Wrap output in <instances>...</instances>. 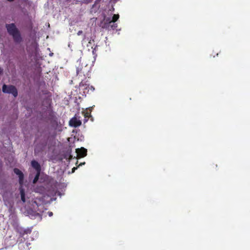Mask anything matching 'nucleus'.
I'll use <instances>...</instances> for the list:
<instances>
[{
  "label": "nucleus",
  "instance_id": "nucleus-9",
  "mask_svg": "<svg viewBox=\"0 0 250 250\" xmlns=\"http://www.w3.org/2000/svg\"><path fill=\"white\" fill-rule=\"evenodd\" d=\"M32 167L36 170V172L41 171V167L40 164L35 160L31 161Z\"/></svg>",
  "mask_w": 250,
  "mask_h": 250
},
{
  "label": "nucleus",
  "instance_id": "nucleus-2",
  "mask_svg": "<svg viewBox=\"0 0 250 250\" xmlns=\"http://www.w3.org/2000/svg\"><path fill=\"white\" fill-rule=\"evenodd\" d=\"M76 72L77 75L79 76H83L85 77H90V71L88 67L86 65L83 66L82 64H80L77 67Z\"/></svg>",
  "mask_w": 250,
  "mask_h": 250
},
{
  "label": "nucleus",
  "instance_id": "nucleus-20",
  "mask_svg": "<svg viewBox=\"0 0 250 250\" xmlns=\"http://www.w3.org/2000/svg\"><path fill=\"white\" fill-rule=\"evenodd\" d=\"M48 215L49 216H52L53 215V212H48Z\"/></svg>",
  "mask_w": 250,
  "mask_h": 250
},
{
  "label": "nucleus",
  "instance_id": "nucleus-25",
  "mask_svg": "<svg viewBox=\"0 0 250 250\" xmlns=\"http://www.w3.org/2000/svg\"><path fill=\"white\" fill-rule=\"evenodd\" d=\"M2 73V70H1V69L0 68V75L1 74V73Z\"/></svg>",
  "mask_w": 250,
  "mask_h": 250
},
{
  "label": "nucleus",
  "instance_id": "nucleus-12",
  "mask_svg": "<svg viewBox=\"0 0 250 250\" xmlns=\"http://www.w3.org/2000/svg\"><path fill=\"white\" fill-rule=\"evenodd\" d=\"M48 136H44L42 139L41 140L40 144L42 147H45L47 144Z\"/></svg>",
  "mask_w": 250,
  "mask_h": 250
},
{
  "label": "nucleus",
  "instance_id": "nucleus-17",
  "mask_svg": "<svg viewBox=\"0 0 250 250\" xmlns=\"http://www.w3.org/2000/svg\"><path fill=\"white\" fill-rule=\"evenodd\" d=\"M108 26H110L112 29H115L117 27V24L115 22H112L111 24L108 23Z\"/></svg>",
  "mask_w": 250,
  "mask_h": 250
},
{
  "label": "nucleus",
  "instance_id": "nucleus-4",
  "mask_svg": "<svg viewBox=\"0 0 250 250\" xmlns=\"http://www.w3.org/2000/svg\"><path fill=\"white\" fill-rule=\"evenodd\" d=\"M69 124L70 126L74 127L80 126L82 125L80 117L75 115L74 117L70 120Z\"/></svg>",
  "mask_w": 250,
  "mask_h": 250
},
{
  "label": "nucleus",
  "instance_id": "nucleus-7",
  "mask_svg": "<svg viewBox=\"0 0 250 250\" xmlns=\"http://www.w3.org/2000/svg\"><path fill=\"white\" fill-rule=\"evenodd\" d=\"M76 152L77 154V157L79 158H83L87 155V149L83 147L80 148L76 149Z\"/></svg>",
  "mask_w": 250,
  "mask_h": 250
},
{
  "label": "nucleus",
  "instance_id": "nucleus-14",
  "mask_svg": "<svg viewBox=\"0 0 250 250\" xmlns=\"http://www.w3.org/2000/svg\"><path fill=\"white\" fill-rule=\"evenodd\" d=\"M119 18V15L118 14H114L113 16L112 19L110 21L109 19L106 20V21H108L109 24H111L112 22H115Z\"/></svg>",
  "mask_w": 250,
  "mask_h": 250
},
{
  "label": "nucleus",
  "instance_id": "nucleus-18",
  "mask_svg": "<svg viewBox=\"0 0 250 250\" xmlns=\"http://www.w3.org/2000/svg\"><path fill=\"white\" fill-rule=\"evenodd\" d=\"M43 94H45V95H48V94H50V92L49 91H48L47 90H45L44 91H43Z\"/></svg>",
  "mask_w": 250,
  "mask_h": 250
},
{
  "label": "nucleus",
  "instance_id": "nucleus-16",
  "mask_svg": "<svg viewBox=\"0 0 250 250\" xmlns=\"http://www.w3.org/2000/svg\"><path fill=\"white\" fill-rule=\"evenodd\" d=\"M40 173H41V172H37L33 180V183L34 184H36L38 182V181L39 179Z\"/></svg>",
  "mask_w": 250,
  "mask_h": 250
},
{
  "label": "nucleus",
  "instance_id": "nucleus-19",
  "mask_svg": "<svg viewBox=\"0 0 250 250\" xmlns=\"http://www.w3.org/2000/svg\"><path fill=\"white\" fill-rule=\"evenodd\" d=\"M83 31H82V30H80V31H79L78 32V33H77V35H78V36H80V35H81V34H83Z\"/></svg>",
  "mask_w": 250,
  "mask_h": 250
},
{
  "label": "nucleus",
  "instance_id": "nucleus-24",
  "mask_svg": "<svg viewBox=\"0 0 250 250\" xmlns=\"http://www.w3.org/2000/svg\"><path fill=\"white\" fill-rule=\"evenodd\" d=\"M8 1L12 2L14 0H7Z\"/></svg>",
  "mask_w": 250,
  "mask_h": 250
},
{
  "label": "nucleus",
  "instance_id": "nucleus-23",
  "mask_svg": "<svg viewBox=\"0 0 250 250\" xmlns=\"http://www.w3.org/2000/svg\"><path fill=\"white\" fill-rule=\"evenodd\" d=\"M39 137H37V138H36V141H37H37H38V140H39Z\"/></svg>",
  "mask_w": 250,
  "mask_h": 250
},
{
  "label": "nucleus",
  "instance_id": "nucleus-15",
  "mask_svg": "<svg viewBox=\"0 0 250 250\" xmlns=\"http://www.w3.org/2000/svg\"><path fill=\"white\" fill-rule=\"evenodd\" d=\"M51 126L56 129L58 126V122L56 119H52L51 120Z\"/></svg>",
  "mask_w": 250,
  "mask_h": 250
},
{
  "label": "nucleus",
  "instance_id": "nucleus-11",
  "mask_svg": "<svg viewBox=\"0 0 250 250\" xmlns=\"http://www.w3.org/2000/svg\"><path fill=\"white\" fill-rule=\"evenodd\" d=\"M83 114L84 117V119L83 120V123L85 124V123H86L88 121V119L89 118L92 117L91 115V112L86 111L83 112Z\"/></svg>",
  "mask_w": 250,
  "mask_h": 250
},
{
  "label": "nucleus",
  "instance_id": "nucleus-10",
  "mask_svg": "<svg viewBox=\"0 0 250 250\" xmlns=\"http://www.w3.org/2000/svg\"><path fill=\"white\" fill-rule=\"evenodd\" d=\"M12 219L11 220V218L10 219V222L11 225L13 227L14 229L17 228L19 226L17 218L15 217L12 216Z\"/></svg>",
  "mask_w": 250,
  "mask_h": 250
},
{
  "label": "nucleus",
  "instance_id": "nucleus-3",
  "mask_svg": "<svg viewBox=\"0 0 250 250\" xmlns=\"http://www.w3.org/2000/svg\"><path fill=\"white\" fill-rule=\"evenodd\" d=\"M2 91L5 93L12 94L15 97L18 96V91L16 87L12 85L3 84Z\"/></svg>",
  "mask_w": 250,
  "mask_h": 250
},
{
  "label": "nucleus",
  "instance_id": "nucleus-1",
  "mask_svg": "<svg viewBox=\"0 0 250 250\" xmlns=\"http://www.w3.org/2000/svg\"><path fill=\"white\" fill-rule=\"evenodd\" d=\"M5 27L8 34L12 37L15 42L20 43L22 41L20 32L15 23L6 24Z\"/></svg>",
  "mask_w": 250,
  "mask_h": 250
},
{
  "label": "nucleus",
  "instance_id": "nucleus-6",
  "mask_svg": "<svg viewBox=\"0 0 250 250\" xmlns=\"http://www.w3.org/2000/svg\"><path fill=\"white\" fill-rule=\"evenodd\" d=\"M14 172L19 176V184L21 186H22L23 183L24 175L22 172L18 168H14L13 169Z\"/></svg>",
  "mask_w": 250,
  "mask_h": 250
},
{
  "label": "nucleus",
  "instance_id": "nucleus-21",
  "mask_svg": "<svg viewBox=\"0 0 250 250\" xmlns=\"http://www.w3.org/2000/svg\"><path fill=\"white\" fill-rule=\"evenodd\" d=\"M77 168V167H74L72 168V172H74L75 171V169H76Z\"/></svg>",
  "mask_w": 250,
  "mask_h": 250
},
{
  "label": "nucleus",
  "instance_id": "nucleus-13",
  "mask_svg": "<svg viewBox=\"0 0 250 250\" xmlns=\"http://www.w3.org/2000/svg\"><path fill=\"white\" fill-rule=\"evenodd\" d=\"M21 194V200L23 202H25V191L21 186L19 188Z\"/></svg>",
  "mask_w": 250,
  "mask_h": 250
},
{
  "label": "nucleus",
  "instance_id": "nucleus-22",
  "mask_svg": "<svg viewBox=\"0 0 250 250\" xmlns=\"http://www.w3.org/2000/svg\"><path fill=\"white\" fill-rule=\"evenodd\" d=\"M85 164V162H83V163H81L78 167L80 166H82V165H84Z\"/></svg>",
  "mask_w": 250,
  "mask_h": 250
},
{
  "label": "nucleus",
  "instance_id": "nucleus-5",
  "mask_svg": "<svg viewBox=\"0 0 250 250\" xmlns=\"http://www.w3.org/2000/svg\"><path fill=\"white\" fill-rule=\"evenodd\" d=\"M15 230L17 232L19 233L20 236L21 237H23L25 234H30L32 231V229H31L27 228L25 229L20 226L16 228Z\"/></svg>",
  "mask_w": 250,
  "mask_h": 250
},
{
  "label": "nucleus",
  "instance_id": "nucleus-8",
  "mask_svg": "<svg viewBox=\"0 0 250 250\" xmlns=\"http://www.w3.org/2000/svg\"><path fill=\"white\" fill-rule=\"evenodd\" d=\"M79 86L83 89V90H87V92H88L89 89L92 91H93L95 89L93 86H90L89 84H87L86 82L83 81V80H82L80 83Z\"/></svg>",
  "mask_w": 250,
  "mask_h": 250
}]
</instances>
